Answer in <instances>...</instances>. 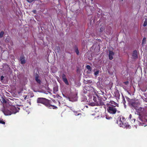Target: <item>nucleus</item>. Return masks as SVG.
Masks as SVG:
<instances>
[{
  "mask_svg": "<svg viewBox=\"0 0 147 147\" xmlns=\"http://www.w3.org/2000/svg\"><path fill=\"white\" fill-rule=\"evenodd\" d=\"M139 124H140V125L141 126H145L146 125V124L145 123V119H143V118H142L140 116V114H139Z\"/></svg>",
  "mask_w": 147,
  "mask_h": 147,
  "instance_id": "obj_7",
  "label": "nucleus"
},
{
  "mask_svg": "<svg viewBox=\"0 0 147 147\" xmlns=\"http://www.w3.org/2000/svg\"><path fill=\"white\" fill-rule=\"evenodd\" d=\"M109 51V58L110 60H112L113 59V56L114 55L115 53L113 51Z\"/></svg>",
  "mask_w": 147,
  "mask_h": 147,
  "instance_id": "obj_10",
  "label": "nucleus"
},
{
  "mask_svg": "<svg viewBox=\"0 0 147 147\" xmlns=\"http://www.w3.org/2000/svg\"><path fill=\"white\" fill-rule=\"evenodd\" d=\"M133 120H134L133 122H134L135 121V120H136V119H134Z\"/></svg>",
  "mask_w": 147,
  "mask_h": 147,
  "instance_id": "obj_32",
  "label": "nucleus"
},
{
  "mask_svg": "<svg viewBox=\"0 0 147 147\" xmlns=\"http://www.w3.org/2000/svg\"><path fill=\"white\" fill-rule=\"evenodd\" d=\"M147 25V19H146L144 21V22L143 24V26L144 27L146 26Z\"/></svg>",
  "mask_w": 147,
  "mask_h": 147,
  "instance_id": "obj_19",
  "label": "nucleus"
},
{
  "mask_svg": "<svg viewBox=\"0 0 147 147\" xmlns=\"http://www.w3.org/2000/svg\"><path fill=\"white\" fill-rule=\"evenodd\" d=\"M62 77L63 80L64 82L66 85H69V83L67 79L66 78L65 75L64 74H63Z\"/></svg>",
  "mask_w": 147,
  "mask_h": 147,
  "instance_id": "obj_9",
  "label": "nucleus"
},
{
  "mask_svg": "<svg viewBox=\"0 0 147 147\" xmlns=\"http://www.w3.org/2000/svg\"><path fill=\"white\" fill-rule=\"evenodd\" d=\"M146 41V38L145 37L143 38L142 40V45H143V44H145Z\"/></svg>",
  "mask_w": 147,
  "mask_h": 147,
  "instance_id": "obj_20",
  "label": "nucleus"
},
{
  "mask_svg": "<svg viewBox=\"0 0 147 147\" xmlns=\"http://www.w3.org/2000/svg\"><path fill=\"white\" fill-rule=\"evenodd\" d=\"M36 12V10H34L33 11V12H34V13H35V12Z\"/></svg>",
  "mask_w": 147,
  "mask_h": 147,
  "instance_id": "obj_33",
  "label": "nucleus"
},
{
  "mask_svg": "<svg viewBox=\"0 0 147 147\" xmlns=\"http://www.w3.org/2000/svg\"><path fill=\"white\" fill-rule=\"evenodd\" d=\"M39 77V75L38 74H36L35 76V80L36 82L40 84L41 83V81L38 78Z\"/></svg>",
  "mask_w": 147,
  "mask_h": 147,
  "instance_id": "obj_13",
  "label": "nucleus"
},
{
  "mask_svg": "<svg viewBox=\"0 0 147 147\" xmlns=\"http://www.w3.org/2000/svg\"><path fill=\"white\" fill-rule=\"evenodd\" d=\"M145 108L146 109H147V106H145Z\"/></svg>",
  "mask_w": 147,
  "mask_h": 147,
  "instance_id": "obj_34",
  "label": "nucleus"
},
{
  "mask_svg": "<svg viewBox=\"0 0 147 147\" xmlns=\"http://www.w3.org/2000/svg\"><path fill=\"white\" fill-rule=\"evenodd\" d=\"M0 123L5 125V122L3 120V119H1L0 120Z\"/></svg>",
  "mask_w": 147,
  "mask_h": 147,
  "instance_id": "obj_23",
  "label": "nucleus"
},
{
  "mask_svg": "<svg viewBox=\"0 0 147 147\" xmlns=\"http://www.w3.org/2000/svg\"><path fill=\"white\" fill-rule=\"evenodd\" d=\"M4 78V77L3 76H1L0 77V80H3Z\"/></svg>",
  "mask_w": 147,
  "mask_h": 147,
  "instance_id": "obj_28",
  "label": "nucleus"
},
{
  "mask_svg": "<svg viewBox=\"0 0 147 147\" xmlns=\"http://www.w3.org/2000/svg\"><path fill=\"white\" fill-rule=\"evenodd\" d=\"M1 102L3 103H5L7 102V101H6L5 99L3 97H2L1 99Z\"/></svg>",
  "mask_w": 147,
  "mask_h": 147,
  "instance_id": "obj_22",
  "label": "nucleus"
},
{
  "mask_svg": "<svg viewBox=\"0 0 147 147\" xmlns=\"http://www.w3.org/2000/svg\"><path fill=\"white\" fill-rule=\"evenodd\" d=\"M132 56L134 59L138 58V53L136 50H135L133 51Z\"/></svg>",
  "mask_w": 147,
  "mask_h": 147,
  "instance_id": "obj_11",
  "label": "nucleus"
},
{
  "mask_svg": "<svg viewBox=\"0 0 147 147\" xmlns=\"http://www.w3.org/2000/svg\"><path fill=\"white\" fill-rule=\"evenodd\" d=\"M2 111L5 115H10L12 114L11 111L9 109L7 108L4 109Z\"/></svg>",
  "mask_w": 147,
  "mask_h": 147,
  "instance_id": "obj_8",
  "label": "nucleus"
},
{
  "mask_svg": "<svg viewBox=\"0 0 147 147\" xmlns=\"http://www.w3.org/2000/svg\"><path fill=\"white\" fill-rule=\"evenodd\" d=\"M9 109L11 111L12 114H15L18 112L20 109L18 107H16L14 106H11Z\"/></svg>",
  "mask_w": 147,
  "mask_h": 147,
  "instance_id": "obj_6",
  "label": "nucleus"
},
{
  "mask_svg": "<svg viewBox=\"0 0 147 147\" xmlns=\"http://www.w3.org/2000/svg\"><path fill=\"white\" fill-rule=\"evenodd\" d=\"M106 118L108 119H111L112 118V117H109V116L106 115Z\"/></svg>",
  "mask_w": 147,
  "mask_h": 147,
  "instance_id": "obj_26",
  "label": "nucleus"
},
{
  "mask_svg": "<svg viewBox=\"0 0 147 147\" xmlns=\"http://www.w3.org/2000/svg\"><path fill=\"white\" fill-rule=\"evenodd\" d=\"M132 118V115H131V114H130L129 115V119L131 121H133V120L132 119H131V118Z\"/></svg>",
  "mask_w": 147,
  "mask_h": 147,
  "instance_id": "obj_25",
  "label": "nucleus"
},
{
  "mask_svg": "<svg viewBox=\"0 0 147 147\" xmlns=\"http://www.w3.org/2000/svg\"><path fill=\"white\" fill-rule=\"evenodd\" d=\"M74 51L76 53L77 55H79V52L78 50V48L77 46L75 45L74 47Z\"/></svg>",
  "mask_w": 147,
  "mask_h": 147,
  "instance_id": "obj_16",
  "label": "nucleus"
},
{
  "mask_svg": "<svg viewBox=\"0 0 147 147\" xmlns=\"http://www.w3.org/2000/svg\"><path fill=\"white\" fill-rule=\"evenodd\" d=\"M86 68L87 69H88V71L87 72V74H89L91 73L92 71V69L90 66L89 65H87L86 66Z\"/></svg>",
  "mask_w": 147,
  "mask_h": 147,
  "instance_id": "obj_14",
  "label": "nucleus"
},
{
  "mask_svg": "<svg viewBox=\"0 0 147 147\" xmlns=\"http://www.w3.org/2000/svg\"><path fill=\"white\" fill-rule=\"evenodd\" d=\"M20 60L21 61V63L22 64H24L26 63V61L25 59V57L24 56L20 57Z\"/></svg>",
  "mask_w": 147,
  "mask_h": 147,
  "instance_id": "obj_12",
  "label": "nucleus"
},
{
  "mask_svg": "<svg viewBox=\"0 0 147 147\" xmlns=\"http://www.w3.org/2000/svg\"><path fill=\"white\" fill-rule=\"evenodd\" d=\"M121 1H123V0H121Z\"/></svg>",
  "mask_w": 147,
  "mask_h": 147,
  "instance_id": "obj_35",
  "label": "nucleus"
},
{
  "mask_svg": "<svg viewBox=\"0 0 147 147\" xmlns=\"http://www.w3.org/2000/svg\"><path fill=\"white\" fill-rule=\"evenodd\" d=\"M129 104L132 109H134L136 110L141 111L143 109L141 107L138 108L140 103L136 101L131 100L129 102Z\"/></svg>",
  "mask_w": 147,
  "mask_h": 147,
  "instance_id": "obj_4",
  "label": "nucleus"
},
{
  "mask_svg": "<svg viewBox=\"0 0 147 147\" xmlns=\"http://www.w3.org/2000/svg\"><path fill=\"white\" fill-rule=\"evenodd\" d=\"M105 29V28L103 27H101L100 29V32H102Z\"/></svg>",
  "mask_w": 147,
  "mask_h": 147,
  "instance_id": "obj_21",
  "label": "nucleus"
},
{
  "mask_svg": "<svg viewBox=\"0 0 147 147\" xmlns=\"http://www.w3.org/2000/svg\"><path fill=\"white\" fill-rule=\"evenodd\" d=\"M24 99L25 100L26 99V98L27 97V96H24Z\"/></svg>",
  "mask_w": 147,
  "mask_h": 147,
  "instance_id": "obj_29",
  "label": "nucleus"
},
{
  "mask_svg": "<svg viewBox=\"0 0 147 147\" xmlns=\"http://www.w3.org/2000/svg\"><path fill=\"white\" fill-rule=\"evenodd\" d=\"M144 101L146 102H147V98H146L145 99Z\"/></svg>",
  "mask_w": 147,
  "mask_h": 147,
  "instance_id": "obj_30",
  "label": "nucleus"
},
{
  "mask_svg": "<svg viewBox=\"0 0 147 147\" xmlns=\"http://www.w3.org/2000/svg\"><path fill=\"white\" fill-rule=\"evenodd\" d=\"M117 123L120 127L123 128L126 127L127 128H130L131 126L128 124L126 121L125 118L122 116H120L118 118Z\"/></svg>",
  "mask_w": 147,
  "mask_h": 147,
  "instance_id": "obj_3",
  "label": "nucleus"
},
{
  "mask_svg": "<svg viewBox=\"0 0 147 147\" xmlns=\"http://www.w3.org/2000/svg\"><path fill=\"white\" fill-rule=\"evenodd\" d=\"M107 111L110 114H114L116 112L117 109L115 108V106L110 105L107 108Z\"/></svg>",
  "mask_w": 147,
  "mask_h": 147,
  "instance_id": "obj_5",
  "label": "nucleus"
},
{
  "mask_svg": "<svg viewBox=\"0 0 147 147\" xmlns=\"http://www.w3.org/2000/svg\"><path fill=\"white\" fill-rule=\"evenodd\" d=\"M58 90V86H55L53 87V92L54 94H56Z\"/></svg>",
  "mask_w": 147,
  "mask_h": 147,
  "instance_id": "obj_15",
  "label": "nucleus"
},
{
  "mask_svg": "<svg viewBox=\"0 0 147 147\" xmlns=\"http://www.w3.org/2000/svg\"><path fill=\"white\" fill-rule=\"evenodd\" d=\"M101 93H98L99 94L98 95L97 94L96 96H96H94L93 97V100L94 102V103H91L90 104L91 105H97V106H102L104 105V102L101 100V98L100 97V94L102 95V96H101V97H104L105 94L104 92H101Z\"/></svg>",
  "mask_w": 147,
  "mask_h": 147,
  "instance_id": "obj_2",
  "label": "nucleus"
},
{
  "mask_svg": "<svg viewBox=\"0 0 147 147\" xmlns=\"http://www.w3.org/2000/svg\"><path fill=\"white\" fill-rule=\"evenodd\" d=\"M122 99H123L122 102L123 104L124 105H125V103L126 102V101H125V99L124 97L123 96L122 97Z\"/></svg>",
  "mask_w": 147,
  "mask_h": 147,
  "instance_id": "obj_24",
  "label": "nucleus"
},
{
  "mask_svg": "<svg viewBox=\"0 0 147 147\" xmlns=\"http://www.w3.org/2000/svg\"><path fill=\"white\" fill-rule=\"evenodd\" d=\"M109 102L111 104L115 105L117 107H119V105L113 101L110 100Z\"/></svg>",
  "mask_w": 147,
  "mask_h": 147,
  "instance_id": "obj_17",
  "label": "nucleus"
},
{
  "mask_svg": "<svg viewBox=\"0 0 147 147\" xmlns=\"http://www.w3.org/2000/svg\"><path fill=\"white\" fill-rule=\"evenodd\" d=\"M4 32L2 31L0 33V38H1L3 36L4 34Z\"/></svg>",
  "mask_w": 147,
  "mask_h": 147,
  "instance_id": "obj_18",
  "label": "nucleus"
},
{
  "mask_svg": "<svg viewBox=\"0 0 147 147\" xmlns=\"http://www.w3.org/2000/svg\"><path fill=\"white\" fill-rule=\"evenodd\" d=\"M128 83V82H125V84H127Z\"/></svg>",
  "mask_w": 147,
  "mask_h": 147,
  "instance_id": "obj_31",
  "label": "nucleus"
},
{
  "mask_svg": "<svg viewBox=\"0 0 147 147\" xmlns=\"http://www.w3.org/2000/svg\"><path fill=\"white\" fill-rule=\"evenodd\" d=\"M50 102L49 100L44 98H38L37 99V102L38 103L42 104L49 108H53L54 109H57L56 106L51 105L50 104Z\"/></svg>",
  "mask_w": 147,
  "mask_h": 147,
  "instance_id": "obj_1",
  "label": "nucleus"
},
{
  "mask_svg": "<svg viewBox=\"0 0 147 147\" xmlns=\"http://www.w3.org/2000/svg\"><path fill=\"white\" fill-rule=\"evenodd\" d=\"M99 71L98 70L94 72V74L95 76H97L99 73Z\"/></svg>",
  "mask_w": 147,
  "mask_h": 147,
  "instance_id": "obj_27",
  "label": "nucleus"
}]
</instances>
